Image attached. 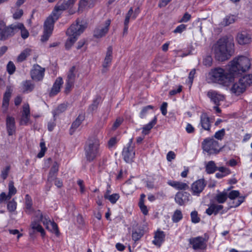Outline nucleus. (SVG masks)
<instances>
[{"mask_svg": "<svg viewBox=\"0 0 252 252\" xmlns=\"http://www.w3.org/2000/svg\"><path fill=\"white\" fill-rule=\"evenodd\" d=\"M23 14V11L22 9L17 10L13 14V18L15 19H19Z\"/></svg>", "mask_w": 252, "mask_h": 252, "instance_id": "obj_60", "label": "nucleus"}, {"mask_svg": "<svg viewBox=\"0 0 252 252\" xmlns=\"http://www.w3.org/2000/svg\"><path fill=\"white\" fill-rule=\"evenodd\" d=\"M165 236V235L163 231L157 230L155 232L153 243L158 247H160L164 241Z\"/></svg>", "mask_w": 252, "mask_h": 252, "instance_id": "obj_22", "label": "nucleus"}, {"mask_svg": "<svg viewBox=\"0 0 252 252\" xmlns=\"http://www.w3.org/2000/svg\"><path fill=\"white\" fill-rule=\"evenodd\" d=\"M46 228L51 232L54 233L57 236L59 235L60 232L58 225L54 221H51L49 222L46 226Z\"/></svg>", "mask_w": 252, "mask_h": 252, "instance_id": "obj_38", "label": "nucleus"}, {"mask_svg": "<svg viewBox=\"0 0 252 252\" xmlns=\"http://www.w3.org/2000/svg\"><path fill=\"white\" fill-rule=\"evenodd\" d=\"M31 52L32 50L29 48H27L23 50L17 57V62H22L25 60L31 55Z\"/></svg>", "mask_w": 252, "mask_h": 252, "instance_id": "obj_34", "label": "nucleus"}, {"mask_svg": "<svg viewBox=\"0 0 252 252\" xmlns=\"http://www.w3.org/2000/svg\"><path fill=\"white\" fill-rule=\"evenodd\" d=\"M228 66L226 70L220 67L212 69L209 73L211 80L214 82L227 86L234 81L235 78L249 69L251 63L248 58L240 56L234 59Z\"/></svg>", "mask_w": 252, "mask_h": 252, "instance_id": "obj_1", "label": "nucleus"}, {"mask_svg": "<svg viewBox=\"0 0 252 252\" xmlns=\"http://www.w3.org/2000/svg\"><path fill=\"white\" fill-rule=\"evenodd\" d=\"M153 108V106L152 105H148L146 107H143L140 114V117L141 118H143L147 114L148 110L149 109H152Z\"/></svg>", "mask_w": 252, "mask_h": 252, "instance_id": "obj_53", "label": "nucleus"}, {"mask_svg": "<svg viewBox=\"0 0 252 252\" xmlns=\"http://www.w3.org/2000/svg\"><path fill=\"white\" fill-rule=\"evenodd\" d=\"M45 68L38 64H34L31 70V78L35 81H41L44 77Z\"/></svg>", "mask_w": 252, "mask_h": 252, "instance_id": "obj_10", "label": "nucleus"}, {"mask_svg": "<svg viewBox=\"0 0 252 252\" xmlns=\"http://www.w3.org/2000/svg\"><path fill=\"white\" fill-rule=\"evenodd\" d=\"M225 134L224 129H221L216 132L215 134V137L219 140H221Z\"/></svg>", "mask_w": 252, "mask_h": 252, "instance_id": "obj_52", "label": "nucleus"}, {"mask_svg": "<svg viewBox=\"0 0 252 252\" xmlns=\"http://www.w3.org/2000/svg\"><path fill=\"white\" fill-rule=\"evenodd\" d=\"M11 92L9 89H7L4 94L2 102V107L5 108V110L7 108L9 105V101L11 96Z\"/></svg>", "mask_w": 252, "mask_h": 252, "instance_id": "obj_39", "label": "nucleus"}, {"mask_svg": "<svg viewBox=\"0 0 252 252\" xmlns=\"http://www.w3.org/2000/svg\"><path fill=\"white\" fill-rule=\"evenodd\" d=\"M240 193L238 190H232L228 194L224 191L219 193L216 196V199L219 203H223L227 198L231 200L237 199L235 202L236 205H240L244 202L245 197L240 196Z\"/></svg>", "mask_w": 252, "mask_h": 252, "instance_id": "obj_5", "label": "nucleus"}, {"mask_svg": "<svg viewBox=\"0 0 252 252\" xmlns=\"http://www.w3.org/2000/svg\"><path fill=\"white\" fill-rule=\"evenodd\" d=\"M186 29V26L184 24H181L178 26L174 31V33H181Z\"/></svg>", "mask_w": 252, "mask_h": 252, "instance_id": "obj_57", "label": "nucleus"}, {"mask_svg": "<svg viewBox=\"0 0 252 252\" xmlns=\"http://www.w3.org/2000/svg\"><path fill=\"white\" fill-rule=\"evenodd\" d=\"M200 124L202 127L206 130L210 129V118L206 113H203L200 117Z\"/></svg>", "mask_w": 252, "mask_h": 252, "instance_id": "obj_25", "label": "nucleus"}, {"mask_svg": "<svg viewBox=\"0 0 252 252\" xmlns=\"http://www.w3.org/2000/svg\"><path fill=\"white\" fill-rule=\"evenodd\" d=\"M25 211L28 214H32L34 213V216L39 220V213L37 212L38 211H40L39 210L34 211L32 208V206H27L25 209Z\"/></svg>", "mask_w": 252, "mask_h": 252, "instance_id": "obj_47", "label": "nucleus"}, {"mask_svg": "<svg viewBox=\"0 0 252 252\" xmlns=\"http://www.w3.org/2000/svg\"><path fill=\"white\" fill-rule=\"evenodd\" d=\"M212 59L211 57H207L203 61V63L207 66H211L212 64Z\"/></svg>", "mask_w": 252, "mask_h": 252, "instance_id": "obj_61", "label": "nucleus"}, {"mask_svg": "<svg viewBox=\"0 0 252 252\" xmlns=\"http://www.w3.org/2000/svg\"><path fill=\"white\" fill-rule=\"evenodd\" d=\"M142 235L141 233L135 231L132 233V238L134 241H136L141 238Z\"/></svg>", "mask_w": 252, "mask_h": 252, "instance_id": "obj_59", "label": "nucleus"}, {"mask_svg": "<svg viewBox=\"0 0 252 252\" xmlns=\"http://www.w3.org/2000/svg\"><path fill=\"white\" fill-rule=\"evenodd\" d=\"M207 96L216 105H219L220 102L223 101L224 98L222 94L214 90H210L207 93Z\"/></svg>", "mask_w": 252, "mask_h": 252, "instance_id": "obj_15", "label": "nucleus"}, {"mask_svg": "<svg viewBox=\"0 0 252 252\" xmlns=\"http://www.w3.org/2000/svg\"><path fill=\"white\" fill-rule=\"evenodd\" d=\"M206 171L208 174L214 173L217 169V167L213 161H209L205 166Z\"/></svg>", "mask_w": 252, "mask_h": 252, "instance_id": "obj_37", "label": "nucleus"}, {"mask_svg": "<svg viewBox=\"0 0 252 252\" xmlns=\"http://www.w3.org/2000/svg\"><path fill=\"white\" fill-rule=\"evenodd\" d=\"M252 84V75H246L239 79L231 88V91L236 95H239L244 93L246 88Z\"/></svg>", "mask_w": 252, "mask_h": 252, "instance_id": "obj_3", "label": "nucleus"}, {"mask_svg": "<svg viewBox=\"0 0 252 252\" xmlns=\"http://www.w3.org/2000/svg\"><path fill=\"white\" fill-rule=\"evenodd\" d=\"M59 170V164L57 162H54L49 173L48 182H51L54 180L55 176Z\"/></svg>", "mask_w": 252, "mask_h": 252, "instance_id": "obj_28", "label": "nucleus"}, {"mask_svg": "<svg viewBox=\"0 0 252 252\" xmlns=\"http://www.w3.org/2000/svg\"><path fill=\"white\" fill-rule=\"evenodd\" d=\"M10 170V166H7L1 171V177L5 180Z\"/></svg>", "mask_w": 252, "mask_h": 252, "instance_id": "obj_55", "label": "nucleus"}, {"mask_svg": "<svg viewBox=\"0 0 252 252\" xmlns=\"http://www.w3.org/2000/svg\"><path fill=\"white\" fill-rule=\"evenodd\" d=\"M236 40L240 45L248 44L252 42V35L247 32L243 31L238 33Z\"/></svg>", "mask_w": 252, "mask_h": 252, "instance_id": "obj_12", "label": "nucleus"}, {"mask_svg": "<svg viewBox=\"0 0 252 252\" xmlns=\"http://www.w3.org/2000/svg\"><path fill=\"white\" fill-rule=\"evenodd\" d=\"M191 18V15L186 12L184 14L182 19L180 20V22H187Z\"/></svg>", "mask_w": 252, "mask_h": 252, "instance_id": "obj_58", "label": "nucleus"}, {"mask_svg": "<svg viewBox=\"0 0 252 252\" xmlns=\"http://www.w3.org/2000/svg\"><path fill=\"white\" fill-rule=\"evenodd\" d=\"M133 13V10L132 8H130L127 13L126 14V18L124 21V32H123V34H126L128 31V23L129 22V19L132 16V14Z\"/></svg>", "mask_w": 252, "mask_h": 252, "instance_id": "obj_32", "label": "nucleus"}, {"mask_svg": "<svg viewBox=\"0 0 252 252\" xmlns=\"http://www.w3.org/2000/svg\"><path fill=\"white\" fill-rule=\"evenodd\" d=\"M16 32V23L6 27L5 23L0 21V40H6L8 37L13 36Z\"/></svg>", "mask_w": 252, "mask_h": 252, "instance_id": "obj_6", "label": "nucleus"}, {"mask_svg": "<svg viewBox=\"0 0 252 252\" xmlns=\"http://www.w3.org/2000/svg\"><path fill=\"white\" fill-rule=\"evenodd\" d=\"M30 117V107L28 104H24L23 107L22 115L20 120V124L22 125H27Z\"/></svg>", "mask_w": 252, "mask_h": 252, "instance_id": "obj_18", "label": "nucleus"}, {"mask_svg": "<svg viewBox=\"0 0 252 252\" xmlns=\"http://www.w3.org/2000/svg\"><path fill=\"white\" fill-rule=\"evenodd\" d=\"M168 184L174 188L177 189H187L189 188L188 185L185 183L177 182V181H169L167 182Z\"/></svg>", "mask_w": 252, "mask_h": 252, "instance_id": "obj_29", "label": "nucleus"}, {"mask_svg": "<svg viewBox=\"0 0 252 252\" xmlns=\"http://www.w3.org/2000/svg\"><path fill=\"white\" fill-rule=\"evenodd\" d=\"M111 23V20L108 19L105 22L104 26H99L94 31V36L96 38H100L105 35L108 32L109 27Z\"/></svg>", "mask_w": 252, "mask_h": 252, "instance_id": "obj_13", "label": "nucleus"}, {"mask_svg": "<svg viewBox=\"0 0 252 252\" xmlns=\"http://www.w3.org/2000/svg\"><path fill=\"white\" fill-rule=\"evenodd\" d=\"M206 184L204 179H199L194 182L191 185V190L195 195H198L202 191Z\"/></svg>", "mask_w": 252, "mask_h": 252, "instance_id": "obj_17", "label": "nucleus"}, {"mask_svg": "<svg viewBox=\"0 0 252 252\" xmlns=\"http://www.w3.org/2000/svg\"><path fill=\"white\" fill-rule=\"evenodd\" d=\"M85 28L86 27L84 25L80 24L78 20H77L75 24H72L67 29L66 34L68 36H71L77 39Z\"/></svg>", "mask_w": 252, "mask_h": 252, "instance_id": "obj_9", "label": "nucleus"}, {"mask_svg": "<svg viewBox=\"0 0 252 252\" xmlns=\"http://www.w3.org/2000/svg\"><path fill=\"white\" fill-rule=\"evenodd\" d=\"M19 30L21 31V36L23 38L25 39L29 36V32L25 29L23 24L20 23H16V32Z\"/></svg>", "mask_w": 252, "mask_h": 252, "instance_id": "obj_33", "label": "nucleus"}, {"mask_svg": "<svg viewBox=\"0 0 252 252\" xmlns=\"http://www.w3.org/2000/svg\"><path fill=\"white\" fill-rule=\"evenodd\" d=\"M167 159L168 161H170L171 160L175 158V154L172 151H170L167 154Z\"/></svg>", "mask_w": 252, "mask_h": 252, "instance_id": "obj_64", "label": "nucleus"}, {"mask_svg": "<svg viewBox=\"0 0 252 252\" xmlns=\"http://www.w3.org/2000/svg\"><path fill=\"white\" fill-rule=\"evenodd\" d=\"M190 195L187 192H178L175 196L176 202L180 205L187 203L189 200Z\"/></svg>", "mask_w": 252, "mask_h": 252, "instance_id": "obj_20", "label": "nucleus"}, {"mask_svg": "<svg viewBox=\"0 0 252 252\" xmlns=\"http://www.w3.org/2000/svg\"><path fill=\"white\" fill-rule=\"evenodd\" d=\"M16 189L14 186V183L10 181L8 184V193L7 195L4 192L0 194V203H3V201L7 200L10 199L11 196L16 193Z\"/></svg>", "mask_w": 252, "mask_h": 252, "instance_id": "obj_14", "label": "nucleus"}, {"mask_svg": "<svg viewBox=\"0 0 252 252\" xmlns=\"http://www.w3.org/2000/svg\"><path fill=\"white\" fill-rule=\"evenodd\" d=\"M234 44L226 38H220L212 47L216 59L223 62L228 60L234 53Z\"/></svg>", "mask_w": 252, "mask_h": 252, "instance_id": "obj_2", "label": "nucleus"}, {"mask_svg": "<svg viewBox=\"0 0 252 252\" xmlns=\"http://www.w3.org/2000/svg\"><path fill=\"white\" fill-rule=\"evenodd\" d=\"M37 212L39 213V220L42 222L43 225L46 227L51 221L49 216L47 215H43L40 211H38Z\"/></svg>", "mask_w": 252, "mask_h": 252, "instance_id": "obj_41", "label": "nucleus"}, {"mask_svg": "<svg viewBox=\"0 0 252 252\" xmlns=\"http://www.w3.org/2000/svg\"><path fill=\"white\" fill-rule=\"evenodd\" d=\"M100 101V97H97L93 101V103L92 104V105L90 106L89 109L91 111H94L95 110L97 107V106Z\"/></svg>", "mask_w": 252, "mask_h": 252, "instance_id": "obj_50", "label": "nucleus"}, {"mask_svg": "<svg viewBox=\"0 0 252 252\" xmlns=\"http://www.w3.org/2000/svg\"><path fill=\"white\" fill-rule=\"evenodd\" d=\"M6 128L9 135H12L15 132L16 126L14 118L8 116L6 121Z\"/></svg>", "mask_w": 252, "mask_h": 252, "instance_id": "obj_21", "label": "nucleus"}, {"mask_svg": "<svg viewBox=\"0 0 252 252\" xmlns=\"http://www.w3.org/2000/svg\"><path fill=\"white\" fill-rule=\"evenodd\" d=\"M237 19L236 16L234 15H229L226 16L220 23V25L224 27L229 26L234 23Z\"/></svg>", "mask_w": 252, "mask_h": 252, "instance_id": "obj_30", "label": "nucleus"}, {"mask_svg": "<svg viewBox=\"0 0 252 252\" xmlns=\"http://www.w3.org/2000/svg\"><path fill=\"white\" fill-rule=\"evenodd\" d=\"M167 103L166 102H163L160 107V110L162 114L165 116L167 113Z\"/></svg>", "mask_w": 252, "mask_h": 252, "instance_id": "obj_63", "label": "nucleus"}, {"mask_svg": "<svg viewBox=\"0 0 252 252\" xmlns=\"http://www.w3.org/2000/svg\"><path fill=\"white\" fill-rule=\"evenodd\" d=\"M183 218V215L181 211L177 210L172 216V220L174 222H178Z\"/></svg>", "mask_w": 252, "mask_h": 252, "instance_id": "obj_43", "label": "nucleus"}, {"mask_svg": "<svg viewBox=\"0 0 252 252\" xmlns=\"http://www.w3.org/2000/svg\"><path fill=\"white\" fill-rule=\"evenodd\" d=\"M135 183L132 179L127 180L123 186V191L126 194H130L132 193L136 189Z\"/></svg>", "mask_w": 252, "mask_h": 252, "instance_id": "obj_19", "label": "nucleus"}, {"mask_svg": "<svg viewBox=\"0 0 252 252\" xmlns=\"http://www.w3.org/2000/svg\"><path fill=\"white\" fill-rule=\"evenodd\" d=\"M55 22L53 20L52 16H49L44 22V30L52 32Z\"/></svg>", "mask_w": 252, "mask_h": 252, "instance_id": "obj_31", "label": "nucleus"}, {"mask_svg": "<svg viewBox=\"0 0 252 252\" xmlns=\"http://www.w3.org/2000/svg\"><path fill=\"white\" fill-rule=\"evenodd\" d=\"M55 7L61 13L63 11L65 10L69 7L66 3H63L60 5H56Z\"/></svg>", "mask_w": 252, "mask_h": 252, "instance_id": "obj_54", "label": "nucleus"}, {"mask_svg": "<svg viewBox=\"0 0 252 252\" xmlns=\"http://www.w3.org/2000/svg\"><path fill=\"white\" fill-rule=\"evenodd\" d=\"M112 60V47L109 46L107 49V52L106 53L105 57L104 60V62L102 64L103 69V72H105L106 70L105 68L108 67L110 64Z\"/></svg>", "mask_w": 252, "mask_h": 252, "instance_id": "obj_23", "label": "nucleus"}, {"mask_svg": "<svg viewBox=\"0 0 252 252\" xmlns=\"http://www.w3.org/2000/svg\"><path fill=\"white\" fill-rule=\"evenodd\" d=\"M67 108V105L63 103L60 104L53 112V115L54 119L55 120V116L59 114L64 112Z\"/></svg>", "mask_w": 252, "mask_h": 252, "instance_id": "obj_42", "label": "nucleus"}, {"mask_svg": "<svg viewBox=\"0 0 252 252\" xmlns=\"http://www.w3.org/2000/svg\"><path fill=\"white\" fill-rule=\"evenodd\" d=\"M32 230V232H30V235H32V233H34L35 232H38L41 233V235L42 236H44L45 234V231L43 227L39 224V221H34L32 222L31 224Z\"/></svg>", "mask_w": 252, "mask_h": 252, "instance_id": "obj_27", "label": "nucleus"}, {"mask_svg": "<svg viewBox=\"0 0 252 252\" xmlns=\"http://www.w3.org/2000/svg\"><path fill=\"white\" fill-rule=\"evenodd\" d=\"M34 85L31 81L26 80L22 83V89L24 92H31L33 90Z\"/></svg>", "mask_w": 252, "mask_h": 252, "instance_id": "obj_40", "label": "nucleus"}, {"mask_svg": "<svg viewBox=\"0 0 252 252\" xmlns=\"http://www.w3.org/2000/svg\"><path fill=\"white\" fill-rule=\"evenodd\" d=\"M85 117L83 115L80 114L76 120L72 123L70 129V134L72 135L75 130L79 127L82 122L84 121Z\"/></svg>", "mask_w": 252, "mask_h": 252, "instance_id": "obj_26", "label": "nucleus"}, {"mask_svg": "<svg viewBox=\"0 0 252 252\" xmlns=\"http://www.w3.org/2000/svg\"><path fill=\"white\" fill-rule=\"evenodd\" d=\"M135 155L134 146L132 144V139H130L127 145L124 148L123 156L126 162L131 163L133 161Z\"/></svg>", "mask_w": 252, "mask_h": 252, "instance_id": "obj_8", "label": "nucleus"}, {"mask_svg": "<svg viewBox=\"0 0 252 252\" xmlns=\"http://www.w3.org/2000/svg\"><path fill=\"white\" fill-rule=\"evenodd\" d=\"M119 198L120 195L118 193H113L110 195L106 196V199L108 200L112 204H115Z\"/></svg>", "mask_w": 252, "mask_h": 252, "instance_id": "obj_44", "label": "nucleus"}, {"mask_svg": "<svg viewBox=\"0 0 252 252\" xmlns=\"http://www.w3.org/2000/svg\"><path fill=\"white\" fill-rule=\"evenodd\" d=\"M99 141L95 137L90 138L85 148L86 157L88 160L91 161L99 155Z\"/></svg>", "mask_w": 252, "mask_h": 252, "instance_id": "obj_4", "label": "nucleus"}, {"mask_svg": "<svg viewBox=\"0 0 252 252\" xmlns=\"http://www.w3.org/2000/svg\"><path fill=\"white\" fill-rule=\"evenodd\" d=\"M190 244L192 245V248L196 250L203 249L205 247L204 239L202 237H197L189 239Z\"/></svg>", "mask_w": 252, "mask_h": 252, "instance_id": "obj_16", "label": "nucleus"}, {"mask_svg": "<svg viewBox=\"0 0 252 252\" xmlns=\"http://www.w3.org/2000/svg\"><path fill=\"white\" fill-rule=\"evenodd\" d=\"M221 173L224 174L225 176L228 174H229L230 173V171L229 169L224 167H217V169Z\"/></svg>", "mask_w": 252, "mask_h": 252, "instance_id": "obj_56", "label": "nucleus"}, {"mask_svg": "<svg viewBox=\"0 0 252 252\" xmlns=\"http://www.w3.org/2000/svg\"><path fill=\"white\" fill-rule=\"evenodd\" d=\"M157 118L155 117L154 119L152 121V122L144 126L143 127L142 133L144 135H147L148 134L150 130L157 123Z\"/></svg>", "mask_w": 252, "mask_h": 252, "instance_id": "obj_36", "label": "nucleus"}, {"mask_svg": "<svg viewBox=\"0 0 252 252\" xmlns=\"http://www.w3.org/2000/svg\"><path fill=\"white\" fill-rule=\"evenodd\" d=\"M63 83V81L62 78L61 77L57 78L50 93V95L54 96L60 92L61 87Z\"/></svg>", "mask_w": 252, "mask_h": 252, "instance_id": "obj_24", "label": "nucleus"}, {"mask_svg": "<svg viewBox=\"0 0 252 252\" xmlns=\"http://www.w3.org/2000/svg\"><path fill=\"white\" fill-rule=\"evenodd\" d=\"M123 120L122 118H119L117 119L116 121H115V122L113 124V128L114 129H115L118 127H119L120 126V125L123 122Z\"/></svg>", "mask_w": 252, "mask_h": 252, "instance_id": "obj_62", "label": "nucleus"}, {"mask_svg": "<svg viewBox=\"0 0 252 252\" xmlns=\"http://www.w3.org/2000/svg\"><path fill=\"white\" fill-rule=\"evenodd\" d=\"M202 148L209 155L218 153L220 149L218 142L213 138L205 139L202 143Z\"/></svg>", "mask_w": 252, "mask_h": 252, "instance_id": "obj_7", "label": "nucleus"}, {"mask_svg": "<svg viewBox=\"0 0 252 252\" xmlns=\"http://www.w3.org/2000/svg\"><path fill=\"white\" fill-rule=\"evenodd\" d=\"M68 36L69 38L66 40L65 44V48L67 50L71 48V47L77 40V38H76L74 37H72L71 36Z\"/></svg>", "mask_w": 252, "mask_h": 252, "instance_id": "obj_45", "label": "nucleus"}, {"mask_svg": "<svg viewBox=\"0 0 252 252\" xmlns=\"http://www.w3.org/2000/svg\"><path fill=\"white\" fill-rule=\"evenodd\" d=\"M52 33V32L44 30L43 34L42 35L41 38V41L45 42L47 41L49 37L51 36Z\"/></svg>", "mask_w": 252, "mask_h": 252, "instance_id": "obj_51", "label": "nucleus"}, {"mask_svg": "<svg viewBox=\"0 0 252 252\" xmlns=\"http://www.w3.org/2000/svg\"><path fill=\"white\" fill-rule=\"evenodd\" d=\"M191 222L194 223H198L200 221V218L198 216L197 212L192 211L190 214Z\"/></svg>", "mask_w": 252, "mask_h": 252, "instance_id": "obj_46", "label": "nucleus"}, {"mask_svg": "<svg viewBox=\"0 0 252 252\" xmlns=\"http://www.w3.org/2000/svg\"><path fill=\"white\" fill-rule=\"evenodd\" d=\"M61 14L62 13L59 11H58L55 7L51 15L49 16H52L53 20L56 21L60 17Z\"/></svg>", "mask_w": 252, "mask_h": 252, "instance_id": "obj_49", "label": "nucleus"}, {"mask_svg": "<svg viewBox=\"0 0 252 252\" xmlns=\"http://www.w3.org/2000/svg\"><path fill=\"white\" fill-rule=\"evenodd\" d=\"M222 207L223 206H210L206 210V213L209 215H216L222 209Z\"/></svg>", "mask_w": 252, "mask_h": 252, "instance_id": "obj_35", "label": "nucleus"}, {"mask_svg": "<svg viewBox=\"0 0 252 252\" xmlns=\"http://www.w3.org/2000/svg\"><path fill=\"white\" fill-rule=\"evenodd\" d=\"M15 66L11 61L8 62L7 65V71L9 74H12L15 71Z\"/></svg>", "mask_w": 252, "mask_h": 252, "instance_id": "obj_48", "label": "nucleus"}, {"mask_svg": "<svg viewBox=\"0 0 252 252\" xmlns=\"http://www.w3.org/2000/svg\"><path fill=\"white\" fill-rule=\"evenodd\" d=\"M76 67L73 66L69 70L66 80L65 91L68 93L73 86L76 78Z\"/></svg>", "mask_w": 252, "mask_h": 252, "instance_id": "obj_11", "label": "nucleus"}]
</instances>
